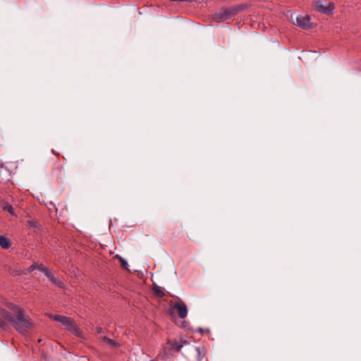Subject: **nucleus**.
Wrapping results in <instances>:
<instances>
[{"label":"nucleus","mask_w":361,"mask_h":361,"mask_svg":"<svg viewBox=\"0 0 361 361\" xmlns=\"http://www.w3.org/2000/svg\"><path fill=\"white\" fill-rule=\"evenodd\" d=\"M8 310L0 308V327L6 329L12 326L21 334H27L34 326V322L20 306L6 302Z\"/></svg>","instance_id":"f257e3e1"},{"label":"nucleus","mask_w":361,"mask_h":361,"mask_svg":"<svg viewBox=\"0 0 361 361\" xmlns=\"http://www.w3.org/2000/svg\"><path fill=\"white\" fill-rule=\"evenodd\" d=\"M48 316L51 319L56 321L63 325L64 328L71 334L77 336H81L78 325L71 318L61 314H49Z\"/></svg>","instance_id":"f03ea898"},{"label":"nucleus","mask_w":361,"mask_h":361,"mask_svg":"<svg viewBox=\"0 0 361 361\" xmlns=\"http://www.w3.org/2000/svg\"><path fill=\"white\" fill-rule=\"evenodd\" d=\"M188 342L185 340L169 341L164 347L166 355L172 354L173 352L179 351L184 345H188Z\"/></svg>","instance_id":"7ed1b4c3"},{"label":"nucleus","mask_w":361,"mask_h":361,"mask_svg":"<svg viewBox=\"0 0 361 361\" xmlns=\"http://www.w3.org/2000/svg\"><path fill=\"white\" fill-rule=\"evenodd\" d=\"M314 8L319 13L329 15L334 10V4L328 0L317 1L314 2Z\"/></svg>","instance_id":"20e7f679"},{"label":"nucleus","mask_w":361,"mask_h":361,"mask_svg":"<svg viewBox=\"0 0 361 361\" xmlns=\"http://www.w3.org/2000/svg\"><path fill=\"white\" fill-rule=\"evenodd\" d=\"M295 25L304 30L310 29L311 27L310 16L308 15L297 16Z\"/></svg>","instance_id":"39448f33"},{"label":"nucleus","mask_w":361,"mask_h":361,"mask_svg":"<svg viewBox=\"0 0 361 361\" xmlns=\"http://www.w3.org/2000/svg\"><path fill=\"white\" fill-rule=\"evenodd\" d=\"M173 308L177 310L180 318L184 319L187 317L188 308L186 305L183 302L180 301L175 302L173 306Z\"/></svg>","instance_id":"423d86ee"},{"label":"nucleus","mask_w":361,"mask_h":361,"mask_svg":"<svg viewBox=\"0 0 361 361\" xmlns=\"http://www.w3.org/2000/svg\"><path fill=\"white\" fill-rule=\"evenodd\" d=\"M228 18L229 17L226 8L220 9L219 11L215 13L212 16L213 20L216 23L223 22Z\"/></svg>","instance_id":"0eeeda50"},{"label":"nucleus","mask_w":361,"mask_h":361,"mask_svg":"<svg viewBox=\"0 0 361 361\" xmlns=\"http://www.w3.org/2000/svg\"><path fill=\"white\" fill-rule=\"evenodd\" d=\"M243 5H235L231 7L226 8L229 18L235 16L244 9Z\"/></svg>","instance_id":"6e6552de"},{"label":"nucleus","mask_w":361,"mask_h":361,"mask_svg":"<svg viewBox=\"0 0 361 361\" xmlns=\"http://www.w3.org/2000/svg\"><path fill=\"white\" fill-rule=\"evenodd\" d=\"M54 274H56V272H45L46 276L50 281L56 286L61 287L63 283L61 279L59 276H55Z\"/></svg>","instance_id":"1a4fd4ad"},{"label":"nucleus","mask_w":361,"mask_h":361,"mask_svg":"<svg viewBox=\"0 0 361 361\" xmlns=\"http://www.w3.org/2000/svg\"><path fill=\"white\" fill-rule=\"evenodd\" d=\"M11 240L8 238L4 235H0V246L1 248L8 249L11 247Z\"/></svg>","instance_id":"9d476101"},{"label":"nucleus","mask_w":361,"mask_h":361,"mask_svg":"<svg viewBox=\"0 0 361 361\" xmlns=\"http://www.w3.org/2000/svg\"><path fill=\"white\" fill-rule=\"evenodd\" d=\"M29 271H48L47 268L42 264L33 263L30 267Z\"/></svg>","instance_id":"9b49d317"},{"label":"nucleus","mask_w":361,"mask_h":361,"mask_svg":"<svg viewBox=\"0 0 361 361\" xmlns=\"http://www.w3.org/2000/svg\"><path fill=\"white\" fill-rule=\"evenodd\" d=\"M114 259H117L122 269H124L126 271H130V269L128 268V264L126 259H124L123 257H119L118 255L115 256Z\"/></svg>","instance_id":"f8f14e48"},{"label":"nucleus","mask_w":361,"mask_h":361,"mask_svg":"<svg viewBox=\"0 0 361 361\" xmlns=\"http://www.w3.org/2000/svg\"><path fill=\"white\" fill-rule=\"evenodd\" d=\"M153 292L159 298H162L164 295V289L156 284L153 285Z\"/></svg>","instance_id":"ddd939ff"},{"label":"nucleus","mask_w":361,"mask_h":361,"mask_svg":"<svg viewBox=\"0 0 361 361\" xmlns=\"http://www.w3.org/2000/svg\"><path fill=\"white\" fill-rule=\"evenodd\" d=\"M2 209L4 211L8 212V213H10L12 215L15 214L14 209H13V206L11 204H10L9 203H8V202H4L3 203Z\"/></svg>","instance_id":"4468645a"},{"label":"nucleus","mask_w":361,"mask_h":361,"mask_svg":"<svg viewBox=\"0 0 361 361\" xmlns=\"http://www.w3.org/2000/svg\"><path fill=\"white\" fill-rule=\"evenodd\" d=\"M103 341L112 347L117 348L119 346L118 343L116 341L111 339L106 336H104L103 338Z\"/></svg>","instance_id":"2eb2a0df"},{"label":"nucleus","mask_w":361,"mask_h":361,"mask_svg":"<svg viewBox=\"0 0 361 361\" xmlns=\"http://www.w3.org/2000/svg\"><path fill=\"white\" fill-rule=\"evenodd\" d=\"M52 175L57 179L62 178V171L59 167L55 168L52 171Z\"/></svg>","instance_id":"dca6fc26"},{"label":"nucleus","mask_w":361,"mask_h":361,"mask_svg":"<svg viewBox=\"0 0 361 361\" xmlns=\"http://www.w3.org/2000/svg\"><path fill=\"white\" fill-rule=\"evenodd\" d=\"M27 223L30 227L36 228L37 226V221L35 219L28 220Z\"/></svg>","instance_id":"f3484780"},{"label":"nucleus","mask_w":361,"mask_h":361,"mask_svg":"<svg viewBox=\"0 0 361 361\" xmlns=\"http://www.w3.org/2000/svg\"><path fill=\"white\" fill-rule=\"evenodd\" d=\"M195 350L197 351L198 356H197V360L201 361L203 359L204 355H202L201 353V348H195Z\"/></svg>","instance_id":"a211bd4d"},{"label":"nucleus","mask_w":361,"mask_h":361,"mask_svg":"<svg viewBox=\"0 0 361 361\" xmlns=\"http://www.w3.org/2000/svg\"><path fill=\"white\" fill-rule=\"evenodd\" d=\"M47 207L49 210H54V209L56 210L55 204L51 201H50L48 204H47Z\"/></svg>","instance_id":"6ab92c4d"},{"label":"nucleus","mask_w":361,"mask_h":361,"mask_svg":"<svg viewBox=\"0 0 361 361\" xmlns=\"http://www.w3.org/2000/svg\"><path fill=\"white\" fill-rule=\"evenodd\" d=\"M51 152L55 154L56 156H59V153H55V151H54V149L51 150Z\"/></svg>","instance_id":"aec40b11"}]
</instances>
